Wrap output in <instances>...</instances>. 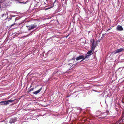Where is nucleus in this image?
Segmentation results:
<instances>
[{
	"label": "nucleus",
	"instance_id": "obj_15",
	"mask_svg": "<svg viewBox=\"0 0 124 124\" xmlns=\"http://www.w3.org/2000/svg\"><path fill=\"white\" fill-rule=\"evenodd\" d=\"M16 16L15 15H13L12 16L13 17H15V16Z\"/></svg>",
	"mask_w": 124,
	"mask_h": 124
},
{
	"label": "nucleus",
	"instance_id": "obj_12",
	"mask_svg": "<svg viewBox=\"0 0 124 124\" xmlns=\"http://www.w3.org/2000/svg\"><path fill=\"white\" fill-rule=\"evenodd\" d=\"M1 2H0V9L1 8Z\"/></svg>",
	"mask_w": 124,
	"mask_h": 124
},
{
	"label": "nucleus",
	"instance_id": "obj_5",
	"mask_svg": "<svg viewBox=\"0 0 124 124\" xmlns=\"http://www.w3.org/2000/svg\"><path fill=\"white\" fill-rule=\"evenodd\" d=\"M123 50H124V49H123V48H121L120 49H117V50L115 51H114V53L115 54L116 53H118L119 52L122 51H123Z\"/></svg>",
	"mask_w": 124,
	"mask_h": 124
},
{
	"label": "nucleus",
	"instance_id": "obj_16",
	"mask_svg": "<svg viewBox=\"0 0 124 124\" xmlns=\"http://www.w3.org/2000/svg\"><path fill=\"white\" fill-rule=\"evenodd\" d=\"M74 59H75V58H72V60H74Z\"/></svg>",
	"mask_w": 124,
	"mask_h": 124
},
{
	"label": "nucleus",
	"instance_id": "obj_19",
	"mask_svg": "<svg viewBox=\"0 0 124 124\" xmlns=\"http://www.w3.org/2000/svg\"><path fill=\"white\" fill-rule=\"evenodd\" d=\"M7 15H8V13H7Z\"/></svg>",
	"mask_w": 124,
	"mask_h": 124
},
{
	"label": "nucleus",
	"instance_id": "obj_2",
	"mask_svg": "<svg viewBox=\"0 0 124 124\" xmlns=\"http://www.w3.org/2000/svg\"><path fill=\"white\" fill-rule=\"evenodd\" d=\"M91 49L93 51H94L95 48L96 47V46L95 44V41L93 39H92L91 40Z\"/></svg>",
	"mask_w": 124,
	"mask_h": 124
},
{
	"label": "nucleus",
	"instance_id": "obj_9",
	"mask_svg": "<svg viewBox=\"0 0 124 124\" xmlns=\"http://www.w3.org/2000/svg\"><path fill=\"white\" fill-rule=\"evenodd\" d=\"M94 51H93L91 50H90L89 51H88L87 53V54L89 55H91V54H92L93 52H93Z\"/></svg>",
	"mask_w": 124,
	"mask_h": 124
},
{
	"label": "nucleus",
	"instance_id": "obj_11",
	"mask_svg": "<svg viewBox=\"0 0 124 124\" xmlns=\"http://www.w3.org/2000/svg\"><path fill=\"white\" fill-rule=\"evenodd\" d=\"M92 90L93 91H95V92H99V91H97L95 90Z\"/></svg>",
	"mask_w": 124,
	"mask_h": 124
},
{
	"label": "nucleus",
	"instance_id": "obj_8",
	"mask_svg": "<svg viewBox=\"0 0 124 124\" xmlns=\"http://www.w3.org/2000/svg\"><path fill=\"white\" fill-rule=\"evenodd\" d=\"M117 29L119 31H122L123 30V29L122 26L120 25H118L117 27Z\"/></svg>",
	"mask_w": 124,
	"mask_h": 124
},
{
	"label": "nucleus",
	"instance_id": "obj_4",
	"mask_svg": "<svg viewBox=\"0 0 124 124\" xmlns=\"http://www.w3.org/2000/svg\"><path fill=\"white\" fill-rule=\"evenodd\" d=\"M87 57V56H85L84 55L80 56L76 58V60L77 61H78L80 59H83L82 60H83L85 59Z\"/></svg>",
	"mask_w": 124,
	"mask_h": 124
},
{
	"label": "nucleus",
	"instance_id": "obj_1",
	"mask_svg": "<svg viewBox=\"0 0 124 124\" xmlns=\"http://www.w3.org/2000/svg\"><path fill=\"white\" fill-rule=\"evenodd\" d=\"M14 101V100H10L6 101H3L0 102V104L7 105L8 104L13 102Z\"/></svg>",
	"mask_w": 124,
	"mask_h": 124
},
{
	"label": "nucleus",
	"instance_id": "obj_18",
	"mask_svg": "<svg viewBox=\"0 0 124 124\" xmlns=\"http://www.w3.org/2000/svg\"><path fill=\"white\" fill-rule=\"evenodd\" d=\"M104 113L105 114H106V112H105V113Z\"/></svg>",
	"mask_w": 124,
	"mask_h": 124
},
{
	"label": "nucleus",
	"instance_id": "obj_17",
	"mask_svg": "<svg viewBox=\"0 0 124 124\" xmlns=\"http://www.w3.org/2000/svg\"><path fill=\"white\" fill-rule=\"evenodd\" d=\"M17 20V19L16 18L15 19V21H16Z\"/></svg>",
	"mask_w": 124,
	"mask_h": 124
},
{
	"label": "nucleus",
	"instance_id": "obj_7",
	"mask_svg": "<svg viewBox=\"0 0 124 124\" xmlns=\"http://www.w3.org/2000/svg\"><path fill=\"white\" fill-rule=\"evenodd\" d=\"M16 119L15 118H12L10 119L9 123H14L16 121Z\"/></svg>",
	"mask_w": 124,
	"mask_h": 124
},
{
	"label": "nucleus",
	"instance_id": "obj_13",
	"mask_svg": "<svg viewBox=\"0 0 124 124\" xmlns=\"http://www.w3.org/2000/svg\"><path fill=\"white\" fill-rule=\"evenodd\" d=\"M15 24H16V23H14V24H12L11 25V26H13V25H15Z\"/></svg>",
	"mask_w": 124,
	"mask_h": 124
},
{
	"label": "nucleus",
	"instance_id": "obj_14",
	"mask_svg": "<svg viewBox=\"0 0 124 124\" xmlns=\"http://www.w3.org/2000/svg\"><path fill=\"white\" fill-rule=\"evenodd\" d=\"M4 15V14H2V17H3Z\"/></svg>",
	"mask_w": 124,
	"mask_h": 124
},
{
	"label": "nucleus",
	"instance_id": "obj_6",
	"mask_svg": "<svg viewBox=\"0 0 124 124\" xmlns=\"http://www.w3.org/2000/svg\"><path fill=\"white\" fill-rule=\"evenodd\" d=\"M42 89V87L40 88L39 90H38L36 91L33 92V93L34 94H35V95H36L37 94H38V93H39L40 92Z\"/></svg>",
	"mask_w": 124,
	"mask_h": 124
},
{
	"label": "nucleus",
	"instance_id": "obj_10",
	"mask_svg": "<svg viewBox=\"0 0 124 124\" xmlns=\"http://www.w3.org/2000/svg\"><path fill=\"white\" fill-rule=\"evenodd\" d=\"M31 86L30 87V89H29V90H28L29 92H30L31 91H32L34 89V88H31Z\"/></svg>",
	"mask_w": 124,
	"mask_h": 124
},
{
	"label": "nucleus",
	"instance_id": "obj_3",
	"mask_svg": "<svg viewBox=\"0 0 124 124\" xmlns=\"http://www.w3.org/2000/svg\"><path fill=\"white\" fill-rule=\"evenodd\" d=\"M37 26V25L36 24L32 25L31 26H26V27L28 28V29L29 30H30L31 29H32L34 28H36Z\"/></svg>",
	"mask_w": 124,
	"mask_h": 124
}]
</instances>
